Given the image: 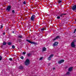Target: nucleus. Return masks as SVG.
Segmentation results:
<instances>
[{
  "label": "nucleus",
  "instance_id": "dca6fc26",
  "mask_svg": "<svg viewBox=\"0 0 76 76\" xmlns=\"http://www.w3.org/2000/svg\"><path fill=\"white\" fill-rule=\"evenodd\" d=\"M45 30V29H44V28L41 29V31H42V32L44 31Z\"/></svg>",
  "mask_w": 76,
  "mask_h": 76
},
{
  "label": "nucleus",
  "instance_id": "72a5a7b5",
  "mask_svg": "<svg viewBox=\"0 0 76 76\" xmlns=\"http://www.w3.org/2000/svg\"><path fill=\"white\" fill-rule=\"evenodd\" d=\"M14 33H15V31H13L12 32V33H13V34H14Z\"/></svg>",
  "mask_w": 76,
  "mask_h": 76
},
{
  "label": "nucleus",
  "instance_id": "f03ea898",
  "mask_svg": "<svg viewBox=\"0 0 76 76\" xmlns=\"http://www.w3.org/2000/svg\"><path fill=\"white\" fill-rule=\"evenodd\" d=\"M26 41L28 42L29 43H30L31 44H34V45H37V43L34 42H31V41L29 40H26Z\"/></svg>",
  "mask_w": 76,
  "mask_h": 76
},
{
  "label": "nucleus",
  "instance_id": "393cba45",
  "mask_svg": "<svg viewBox=\"0 0 76 76\" xmlns=\"http://www.w3.org/2000/svg\"><path fill=\"white\" fill-rule=\"evenodd\" d=\"M20 58L21 59H23V56H21V57H20Z\"/></svg>",
  "mask_w": 76,
  "mask_h": 76
},
{
  "label": "nucleus",
  "instance_id": "b1692460",
  "mask_svg": "<svg viewBox=\"0 0 76 76\" xmlns=\"http://www.w3.org/2000/svg\"><path fill=\"white\" fill-rule=\"evenodd\" d=\"M12 13H15V10H12Z\"/></svg>",
  "mask_w": 76,
  "mask_h": 76
},
{
  "label": "nucleus",
  "instance_id": "ddd939ff",
  "mask_svg": "<svg viewBox=\"0 0 76 76\" xmlns=\"http://www.w3.org/2000/svg\"><path fill=\"white\" fill-rule=\"evenodd\" d=\"M19 68L20 69H23V66H19Z\"/></svg>",
  "mask_w": 76,
  "mask_h": 76
},
{
  "label": "nucleus",
  "instance_id": "1a4fd4ad",
  "mask_svg": "<svg viewBox=\"0 0 76 76\" xmlns=\"http://www.w3.org/2000/svg\"><path fill=\"white\" fill-rule=\"evenodd\" d=\"M59 38H60V37H59V36H57V37H56L55 38H54L53 40L54 41L55 40H56V39H59Z\"/></svg>",
  "mask_w": 76,
  "mask_h": 76
},
{
  "label": "nucleus",
  "instance_id": "a878e982",
  "mask_svg": "<svg viewBox=\"0 0 76 76\" xmlns=\"http://www.w3.org/2000/svg\"><path fill=\"white\" fill-rule=\"evenodd\" d=\"M42 60V57H41L40 58H39V60Z\"/></svg>",
  "mask_w": 76,
  "mask_h": 76
},
{
  "label": "nucleus",
  "instance_id": "412c9836",
  "mask_svg": "<svg viewBox=\"0 0 76 76\" xmlns=\"http://www.w3.org/2000/svg\"><path fill=\"white\" fill-rule=\"evenodd\" d=\"M72 42L74 43H75V42H76V40H74Z\"/></svg>",
  "mask_w": 76,
  "mask_h": 76
},
{
  "label": "nucleus",
  "instance_id": "f8f14e48",
  "mask_svg": "<svg viewBox=\"0 0 76 76\" xmlns=\"http://www.w3.org/2000/svg\"><path fill=\"white\" fill-rule=\"evenodd\" d=\"M18 38H23V37H22V35H19L18 36Z\"/></svg>",
  "mask_w": 76,
  "mask_h": 76
},
{
  "label": "nucleus",
  "instance_id": "4be33fe9",
  "mask_svg": "<svg viewBox=\"0 0 76 76\" xmlns=\"http://www.w3.org/2000/svg\"><path fill=\"white\" fill-rule=\"evenodd\" d=\"M2 59V57L0 56V61H1Z\"/></svg>",
  "mask_w": 76,
  "mask_h": 76
},
{
  "label": "nucleus",
  "instance_id": "20e7f679",
  "mask_svg": "<svg viewBox=\"0 0 76 76\" xmlns=\"http://www.w3.org/2000/svg\"><path fill=\"white\" fill-rule=\"evenodd\" d=\"M10 9H11V7L10 6H8L7 9H6V10L7 11H8V12H9L10 11Z\"/></svg>",
  "mask_w": 76,
  "mask_h": 76
},
{
  "label": "nucleus",
  "instance_id": "c756f323",
  "mask_svg": "<svg viewBox=\"0 0 76 76\" xmlns=\"http://www.w3.org/2000/svg\"><path fill=\"white\" fill-rule=\"evenodd\" d=\"M57 19H60V16H58V17H57Z\"/></svg>",
  "mask_w": 76,
  "mask_h": 76
},
{
  "label": "nucleus",
  "instance_id": "2f4dec72",
  "mask_svg": "<svg viewBox=\"0 0 76 76\" xmlns=\"http://www.w3.org/2000/svg\"><path fill=\"white\" fill-rule=\"evenodd\" d=\"M3 27V26H1V28H2Z\"/></svg>",
  "mask_w": 76,
  "mask_h": 76
},
{
  "label": "nucleus",
  "instance_id": "c85d7f7f",
  "mask_svg": "<svg viewBox=\"0 0 76 76\" xmlns=\"http://www.w3.org/2000/svg\"><path fill=\"white\" fill-rule=\"evenodd\" d=\"M76 31V28L75 29L74 31V34H75Z\"/></svg>",
  "mask_w": 76,
  "mask_h": 76
},
{
  "label": "nucleus",
  "instance_id": "f257e3e1",
  "mask_svg": "<svg viewBox=\"0 0 76 76\" xmlns=\"http://www.w3.org/2000/svg\"><path fill=\"white\" fill-rule=\"evenodd\" d=\"M29 60L28 59H26L25 62V65L26 66H28L29 64Z\"/></svg>",
  "mask_w": 76,
  "mask_h": 76
},
{
  "label": "nucleus",
  "instance_id": "4c0bfd02",
  "mask_svg": "<svg viewBox=\"0 0 76 76\" xmlns=\"http://www.w3.org/2000/svg\"><path fill=\"white\" fill-rule=\"evenodd\" d=\"M75 20H76V19H75Z\"/></svg>",
  "mask_w": 76,
  "mask_h": 76
},
{
  "label": "nucleus",
  "instance_id": "7c9ffc66",
  "mask_svg": "<svg viewBox=\"0 0 76 76\" xmlns=\"http://www.w3.org/2000/svg\"><path fill=\"white\" fill-rule=\"evenodd\" d=\"M5 34L6 33H5V32H4V33H3V35H5Z\"/></svg>",
  "mask_w": 76,
  "mask_h": 76
},
{
  "label": "nucleus",
  "instance_id": "cd10ccee",
  "mask_svg": "<svg viewBox=\"0 0 76 76\" xmlns=\"http://www.w3.org/2000/svg\"><path fill=\"white\" fill-rule=\"evenodd\" d=\"M23 4H25L26 3V2H25V1H24L23 2Z\"/></svg>",
  "mask_w": 76,
  "mask_h": 76
},
{
  "label": "nucleus",
  "instance_id": "c9c22d12",
  "mask_svg": "<svg viewBox=\"0 0 76 76\" xmlns=\"http://www.w3.org/2000/svg\"><path fill=\"white\" fill-rule=\"evenodd\" d=\"M29 26H30V27H31V26L30 25H29Z\"/></svg>",
  "mask_w": 76,
  "mask_h": 76
},
{
  "label": "nucleus",
  "instance_id": "e433bc0d",
  "mask_svg": "<svg viewBox=\"0 0 76 76\" xmlns=\"http://www.w3.org/2000/svg\"><path fill=\"white\" fill-rule=\"evenodd\" d=\"M19 1H20V0H19Z\"/></svg>",
  "mask_w": 76,
  "mask_h": 76
},
{
  "label": "nucleus",
  "instance_id": "9b49d317",
  "mask_svg": "<svg viewBox=\"0 0 76 76\" xmlns=\"http://www.w3.org/2000/svg\"><path fill=\"white\" fill-rule=\"evenodd\" d=\"M46 50L47 48H45V47H43L42 48V51H45Z\"/></svg>",
  "mask_w": 76,
  "mask_h": 76
},
{
  "label": "nucleus",
  "instance_id": "aec40b11",
  "mask_svg": "<svg viewBox=\"0 0 76 76\" xmlns=\"http://www.w3.org/2000/svg\"><path fill=\"white\" fill-rule=\"evenodd\" d=\"M12 48L13 49L15 48V46L14 45H12Z\"/></svg>",
  "mask_w": 76,
  "mask_h": 76
},
{
  "label": "nucleus",
  "instance_id": "2eb2a0df",
  "mask_svg": "<svg viewBox=\"0 0 76 76\" xmlns=\"http://www.w3.org/2000/svg\"><path fill=\"white\" fill-rule=\"evenodd\" d=\"M70 75V72H67L66 73V75Z\"/></svg>",
  "mask_w": 76,
  "mask_h": 76
},
{
  "label": "nucleus",
  "instance_id": "4468645a",
  "mask_svg": "<svg viewBox=\"0 0 76 76\" xmlns=\"http://www.w3.org/2000/svg\"><path fill=\"white\" fill-rule=\"evenodd\" d=\"M27 56H28V57H29V56H31V53H27Z\"/></svg>",
  "mask_w": 76,
  "mask_h": 76
},
{
  "label": "nucleus",
  "instance_id": "5701e85b",
  "mask_svg": "<svg viewBox=\"0 0 76 76\" xmlns=\"http://www.w3.org/2000/svg\"><path fill=\"white\" fill-rule=\"evenodd\" d=\"M9 60H10V61H12V60L11 58H9Z\"/></svg>",
  "mask_w": 76,
  "mask_h": 76
},
{
  "label": "nucleus",
  "instance_id": "bb28decb",
  "mask_svg": "<svg viewBox=\"0 0 76 76\" xmlns=\"http://www.w3.org/2000/svg\"><path fill=\"white\" fill-rule=\"evenodd\" d=\"M23 55H25V54H26V52H23Z\"/></svg>",
  "mask_w": 76,
  "mask_h": 76
},
{
  "label": "nucleus",
  "instance_id": "39448f33",
  "mask_svg": "<svg viewBox=\"0 0 76 76\" xmlns=\"http://www.w3.org/2000/svg\"><path fill=\"white\" fill-rule=\"evenodd\" d=\"M54 55L53 54H51L50 55V56L48 58V60H50L51 58L53 57Z\"/></svg>",
  "mask_w": 76,
  "mask_h": 76
},
{
  "label": "nucleus",
  "instance_id": "f704fd0d",
  "mask_svg": "<svg viewBox=\"0 0 76 76\" xmlns=\"http://www.w3.org/2000/svg\"><path fill=\"white\" fill-rule=\"evenodd\" d=\"M51 64L50 63H49L48 64V65H49V64Z\"/></svg>",
  "mask_w": 76,
  "mask_h": 76
},
{
  "label": "nucleus",
  "instance_id": "6ab92c4d",
  "mask_svg": "<svg viewBox=\"0 0 76 76\" xmlns=\"http://www.w3.org/2000/svg\"><path fill=\"white\" fill-rule=\"evenodd\" d=\"M3 45H6V42H4L3 43Z\"/></svg>",
  "mask_w": 76,
  "mask_h": 76
},
{
  "label": "nucleus",
  "instance_id": "423d86ee",
  "mask_svg": "<svg viewBox=\"0 0 76 76\" xmlns=\"http://www.w3.org/2000/svg\"><path fill=\"white\" fill-rule=\"evenodd\" d=\"M58 44V42H55L54 44H53V47H55V46H56V45H57Z\"/></svg>",
  "mask_w": 76,
  "mask_h": 76
},
{
  "label": "nucleus",
  "instance_id": "473e14b6",
  "mask_svg": "<svg viewBox=\"0 0 76 76\" xmlns=\"http://www.w3.org/2000/svg\"><path fill=\"white\" fill-rule=\"evenodd\" d=\"M53 70H55V68H53Z\"/></svg>",
  "mask_w": 76,
  "mask_h": 76
},
{
  "label": "nucleus",
  "instance_id": "6e6552de",
  "mask_svg": "<svg viewBox=\"0 0 76 76\" xmlns=\"http://www.w3.org/2000/svg\"><path fill=\"white\" fill-rule=\"evenodd\" d=\"M64 60H61L59 61H58V63L59 64H61V63H63L64 61Z\"/></svg>",
  "mask_w": 76,
  "mask_h": 76
},
{
  "label": "nucleus",
  "instance_id": "a211bd4d",
  "mask_svg": "<svg viewBox=\"0 0 76 76\" xmlns=\"http://www.w3.org/2000/svg\"><path fill=\"white\" fill-rule=\"evenodd\" d=\"M58 2L59 3H62V1H60V0H59Z\"/></svg>",
  "mask_w": 76,
  "mask_h": 76
},
{
  "label": "nucleus",
  "instance_id": "9d476101",
  "mask_svg": "<svg viewBox=\"0 0 76 76\" xmlns=\"http://www.w3.org/2000/svg\"><path fill=\"white\" fill-rule=\"evenodd\" d=\"M72 69H73V67H71L69 68L68 69V71H69L70 72H71V71H72Z\"/></svg>",
  "mask_w": 76,
  "mask_h": 76
},
{
  "label": "nucleus",
  "instance_id": "f3484780",
  "mask_svg": "<svg viewBox=\"0 0 76 76\" xmlns=\"http://www.w3.org/2000/svg\"><path fill=\"white\" fill-rule=\"evenodd\" d=\"M8 45H12V43H11V42H9L8 43Z\"/></svg>",
  "mask_w": 76,
  "mask_h": 76
},
{
  "label": "nucleus",
  "instance_id": "7ed1b4c3",
  "mask_svg": "<svg viewBox=\"0 0 76 76\" xmlns=\"http://www.w3.org/2000/svg\"><path fill=\"white\" fill-rule=\"evenodd\" d=\"M35 18V15H33L31 17V21H34Z\"/></svg>",
  "mask_w": 76,
  "mask_h": 76
},
{
  "label": "nucleus",
  "instance_id": "0eeeda50",
  "mask_svg": "<svg viewBox=\"0 0 76 76\" xmlns=\"http://www.w3.org/2000/svg\"><path fill=\"white\" fill-rule=\"evenodd\" d=\"M71 46L72 47L75 48V43L72 42L71 44Z\"/></svg>",
  "mask_w": 76,
  "mask_h": 76
}]
</instances>
